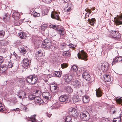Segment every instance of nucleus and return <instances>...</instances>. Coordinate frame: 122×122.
Returning <instances> with one entry per match:
<instances>
[{
  "instance_id": "f257e3e1",
  "label": "nucleus",
  "mask_w": 122,
  "mask_h": 122,
  "mask_svg": "<svg viewBox=\"0 0 122 122\" xmlns=\"http://www.w3.org/2000/svg\"><path fill=\"white\" fill-rule=\"evenodd\" d=\"M40 91L36 90L35 92H34L33 94H31V104L34 105H36L40 102V98L39 97L40 95Z\"/></svg>"
},
{
  "instance_id": "f03ea898",
  "label": "nucleus",
  "mask_w": 122,
  "mask_h": 122,
  "mask_svg": "<svg viewBox=\"0 0 122 122\" xmlns=\"http://www.w3.org/2000/svg\"><path fill=\"white\" fill-rule=\"evenodd\" d=\"M77 56L79 59L81 60L86 61L88 60L86 53L83 50L81 51L78 53Z\"/></svg>"
},
{
  "instance_id": "7ed1b4c3",
  "label": "nucleus",
  "mask_w": 122,
  "mask_h": 122,
  "mask_svg": "<svg viewBox=\"0 0 122 122\" xmlns=\"http://www.w3.org/2000/svg\"><path fill=\"white\" fill-rule=\"evenodd\" d=\"M110 37L113 38L115 40H118L120 38L119 33L116 31L111 30L110 31Z\"/></svg>"
},
{
  "instance_id": "20e7f679",
  "label": "nucleus",
  "mask_w": 122,
  "mask_h": 122,
  "mask_svg": "<svg viewBox=\"0 0 122 122\" xmlns=\"http://www.w3.org/2000/svg\"><path fill=\"white\" fill-rule=\"evenodd\" d=\"M80 116L81 119L84 121L88 120L90 118L89 113L86 111L81 112Z\"/></svg>"
},
{
  "instance_id": "39448f33",
  "label": "nucleus",
  "mask_w": 122,
  "mask_h": 122,
  "mask_svg": "<svg viewBox=\"0 0 122 122\" xmlns=\"http://www.w3.org/2000/svg\"><path fill=\"white\" fill-rule=\"evenodd\" d=\"M99 65L101 66V68L103 71L106 72L109 69V64L107 62H105L102 64L100 63Z\"/></svg>"
},
{
  "instance_id": "423d86ee",
  "label": "nucleus",
  "mask_w": 122,
  "mask_h": 122,
  "mask_svg": "<svg viewBox=\"0 0 122 122\" xmlns=\"http://www.w3.org/2000/svg\"><path fill=\"white\" fill-rule=\"evenodd\" d=\"M65 4L64 5L65 7L64 9V11L66 12H69L73 8V6L71 4H69L66 1H64Z\"/></svg>"
},
{
  "instance_id": "0eeeda50",
  "label": "nucleus",
  "mask_w": 122,
  "mask_h": 122,
  "mask_svg": "<svg viewBox=\"0 0 122 122\" xmlns=\"http://www.w3.org/2000/svg\"><path fill=\"white\" fill-rule=\"evenodd\" d=\"M117 17L114 18V20L117 25H122V15L121 16L117 15Z\"/></svg>"
},
{
  "instance_id": "6e6552de",
  "label": "nucleus",
  "mask_w": 122,
  "mask_h": 122,
  "mask_svg": "<svg viewBox=\"0 0 122 122\" xmlns=\"http://www.w3.org/2000/svg\"><path fill=\"white\" fill-rule=\"evenodd\" d=\"M49 27L50 28H52L55 30L57 29V30L59 31V34L60 35H63L64 34V32L62 30L57 28V26L55 25L52 24L50 25H49Z\"/></svg>"
},
{
  "instance_id": "1a4fd4ad",
  "label": "nucleus",
  "mask_w": 122,
  "mask_h": 122,
  "mask_svg": "<svg viewBox=\"0 0 122 122\" xmlns=\"http://www.w3.org/2000/svg\"><path fill=\"white\" fill-rule=\"evenodd\" d=\"M65 82L66 83H69L72 79V76L71 75H66L63 76Z\"/></svg>"
},
{
  "instance_id": "9d476101",
  "label": "nucleus",
  "mask_w": 122,
  "mask_h": 122,
  "mask_svg": "<svg viewBox=\"0 0 122 122\" xmlns=\"http://www.w3.org/2000/svg\"><path fill=\"white\" fill-rule=\"evenodd\" d=\"M71 84L76 89H78L81 86L80 82L77 80L72 81Z\"/></svg>"
},
{
  "instance_id": "9b49d317",
  "label": "nucleus",
  "mask_w": 122,
  "mask_h": 122,
  "mask_svg": "<svg viewBox=\"0 0 122 122\" xmlns=\"http://www.w3.org/2000/svg\"><path fill=\"white\" fill-rule=\"evenodd\" d=\"M69 97V96L67 95H62L60 97L59 99L61 102H64L67 101Z\"/></svg>"
},
{
  "instance_id": "f8f14e48",
  "label": "nucleus",
  "mask_w": 122,
  "mask_h": 122,
  "mask_svg": "<svg viewBox=\"0 0 122 122\" xmlns=\"http://www.w3.org/2000/svg\"><path fill=\"white\" fill-rule=\"evenodd\" d=\"M69 114L70 115L74 117H76L78 115L77 112V111L76 109L73 108L71 109V110L69 112Z\"/></svg>"
},
{
  "instance_id": "ddd939ff",
  "label": "nucleus",
  "mask_w": 122,
  "mask_h": 122,
  "mask_svg": "<svg viewBox=\"0 0 122 122\" xmlns=\"http://www.w3.org/2000/svg\"><path fill=\"white\" fill-rule=\"evenodd\" d=\"M51 16V17L57 20H59L60 18L58 13L56 12H52Z\"/></svg>"
},
{
  "instance_id": "4468645a",
  "label": "nucleus",
  "mask_w": 122,
  "mask_h": 122,
  "mask_svg": "<svg viewBox=\"0 0 122 122\" xmlns=\"http://www.w3.org/2000/svg\"><path fill=\"white\" fill-rule=\"evenodd\" d=\"M82 77L85 79L87 80H89L90 79V76L87 72H84L82 74Z\"/></svg>"
},
{
  "instance_id": "2eb2a0df",
  "label": "nucleus",
  "mask_w": 122,
  "mask_h": 122,
  "mask_svg": "<svg viewBox=\"0 0 122 122\" xmlns=\"http://www.w3.org/2000/svg\"><path fill=\"white\" fill-rule=\"evenodd\" d=\"M7 69V66L5 65L1 66H0V72L2 73H5Z\"/></svg>"
},
{
  "instance_id": "dca6fc26",
  "label": "nucleus",
  "mask_w": 122,
  "mask_h": 122,
  "mask_svg": "<svg viewBox=\"0 0 122 122\" xmlns=\"http://www.w3.org/2000/svg\"><path fill=\"white\" fill-rule=\"evenodd\" d=\"M42 96L45 99L49 100L51 97L50 93L48 92H43L42 93Z\"/></svg>"
},
{
  "instance_id": "f3484780",
  "label": "nucleus",
  "mask_w": 122,
  "mask_h": 122,
  "mask_svg": "<svg viewBox=\"0 0 122 122\" xmlns=\"http://www.w3.org/2000/svg\"><path fill=\"white\" fill-rule=\"evenodd\" d=\"M20 14L17 12H14L12 14V17L15 20H18L19 19Z\"/></svg>"
},
{
  "instance_id": "a211bd4d",
  "label": "nucleus",
  "mask_w": 122,
  "mask_h": 122,
  "mask_svg": "<svg viewBox=\"0 0 122 122\" xmlns=\"http://www.w3.org/2000/svg\"><path fill=\"white\" fill-rule=\"evenodd\" d=\"M37 78L35 76L32 75L31 78V84H35L37 82Z\"/></svg>"
},
{
  "instance_id": "6ab92c4d",
  "label": "nucleus",
  "mask_w": 122,
  "mask_h": 122,
  "mask_svg": "<svg viewBox=\"0 0 122 122\" xmlns=\"http://www.w3.org/2000/svg\"><path fill=\"white\" fill-rule=\"evenodd\" d=\"M96 94L97 97H99L102 96V92L100 90V88L96 89Z\"/></svg>"
},
{
  "instance_id": "aec40b11",
  "label": "nucleus",
  "mask_w": 122,
  "mask_h": 122,
  "mask_svg": "<svg viewBox=\"0 0 122 122\" xmlns=\"http://www.w3.org/2000/svg\"><path fill=\"white\" fill-rule=\"evenodd\" d=\"M20 37L22 39H25L26 37H28L29 34H26L25 33L22 32H20L19 34Z\"/></svg>"
},
{
  "instance_id": "412c9836",
  "label": "nucleus",
  "mask_w": 122,
  "mask_h": 122,
  "mask_svg": "<svg viewBox=\"0 0 122 122\" xmlns=\"http://www.w3.org/2000/svg\"><path fill=\"white\" fill-rule=\"evenodd\" d=\"M59 89V88L57 85H56L54 86L51 87V90L53 92L56 93L57 92Z\"/></svg>"
},
{
  "instance_id": "4be33fe9",
  "label": "nucleus",
  "mask_w": 122,
  "mask_h": 122,
  "mask_svg": "<svg viewBox=\"0 0 122 122\" xmlns=\"http://www.w3.org/2000/svg\"><path fill=\"white\" fill-rule=\"evenodd\" d=\"M63 55L64 56L69 57L71 55V53L70 50H68L63 52Z\"/></svg>"
},
{
  "instance_id": "5701e85b",
  "label": "nucleus",
  "mask_w": 122,
  "mask_h": 122,
  "mask_svg": "<svg viewBox=\"0 0 122 122\" xmlns=\"http://www.w3.org/2000/svg\"><path fill=\"white\" fill-rule=\"evenodd\" d=\"M36 116V115H34L31 116V122H42V120H37L35 118V117Z\"/></svg>"
},
{
  "instance_id": "b1692460",
  "label": "nucleus",
  "mask_w": 122,
  "mask_h": 122,
  "mask_svg": "<svg viewBox=\"0 0 122 122\" xmlns=\"http://www.w3.org/2000/svg\"><path fill=\"white\" fill-rule=\"evenodd\" d=\"M43 48L46 49H49L50 48L51 46V42H49L47 44H44L42 46Z\"/></svg>"
},
{
  "instance_id": "393cba45",
  "label": "nucleus",
  "mask_w": 122,
  "mask_h": 122,
  "mask_svg": "<svg viewBox=\"0 0 122 122\" xmlns=\"http://www.w3.org/2000/svg\"><path fill=\"white\" fill-rule=\"evenodd\" d=\"M104 78L106 82H109L111 81L110 77L109 75L105 74L104 76Z\"/></svg>"
},
{
  "instance_id": "a878e982",
  "label": "nucleus",
  "mask_w": 122,
  "mask_h": 122,
  "mask_svg": "<svg viewBox=\"0 0 122 122\" xmlns=\"http://www.w3.org/2000/svg\"><path fill=\"white\" fill-rule=\"evenodd\" d=\"M90 100L89 97L87 96H84L82 98V101L83 102L86 103L88 102Z\"/></svg>"
},
{
  "instance_id": "bb28decb",
  "label": "nucleus",
  "mask_w": 122,
  "mask_h": 122,
  "mask_svg": "<svg viewBox=\"0 0 122 122\" xmlns=\"http://www.w3.org/2000/svg\"><path fill=\"white\" fill-rule=\"evenodd\" d=\"M10 16L9 14H5L3 16V20L5 21L9 20V19Z\"/></svg>"
},
{
  "instance_id": "cd10ccee",
  "label": "nucleus",
  "mask_w": 122,
  "mask_h": 122,
  "mask_svg": "<svg viewBox=\"0 0 122 122\" xmlns=\"http://www.w3.org/2000/svg\"><path fill=\"white\" fill-rule=\"evenodd\" d=\"M105 47L106 49L108 50L112 49V46L110 45H106L105 46H103L102 47V49L103 50H104V48Z\"/></svg>"
},
{
  "instance_id": "c85d7f7f",
  "label": "nucleus",
  "mask_w": 122,
  "mask_h": 122,
  "mask_svg": "<svg viewBox=\"0 0 122 122\" xmlns=\"http://www.w3.org/2000/svg\"><path fill=\"white\" fill-rule=\"evenodd\" d=\"M88 22L91 25H93L96 21L95 19L94 18H92L91 19H89Z\"/></svg>"
},
{
  "instance_id": "c756f323",
  "label": "nucleus",
  "mask_w": 122,
  "mask_h": 122,
  "mask_svg": "<svg viewBox=\"0 0 122 122\" xmlns=\"http://www.w3.org/2000/svg\"><path fill=\"white\" fill-rule=\"evenodd\" d=\"M24 65L25 66H28L29 65V62L27 59H24L23 60Z\"/></svg>"
},
{
  "instance_id": "7c9ffc66",
  "label": "nucleus",
  "mask_w": 122,
  "mask_h": 122,
  "mask_svg": "<svg viewBox=\"0 0 122 122\" xmlns=\"http://www.w3.org/2000/svg\"><path fill=\"white\" fill-rule=\"evenodd\" d=\"M71 117L69 116H67L65 118V122H71Z\"/></svg>"
},
{
  "instance_id": "2f4dec72",
  "label": "nucleus",
  "mask_w": 122,
  "mask_h": 122,
  "mask_svg": "<svg viewBox=\"0 0 122 122\" xmlns=\"http://www.w3.org/2000/svg\"><path fill=\"white\" fill-rule=\"evenodd\" d=\"M72 100L74 102H76L79 101L80 98L78 96L76 95L73 97L72 98Z\"/></svg>"
},
{
  "instance_id": "473e14b6",
  "label": "nucleus",
  "mask_w": 122,
  "mask_h": 122,
  "mask_svg": "<svg viewBox=\"0 0 122 122\" xmlns=\"http://www.w3.org/2000/svg\"><path fill=\"white\" fill-rule=\"evenodd\" d=\"M36 55H38L39 56L41 57L43 55V52L41 50H37L36 51Z\"/></svg>"
},
{
  "instance_id": "72a5a7b5",
  "label": "nucleus",
  "mask_w": 122,
  "mask_h": 122,
  "mask_svg": "<svg viewBox=\"0 0 122 122\" xmlns=\"http://www.w3.org/2000/svg\"><path fill=\"white\" fill-rule=\"evenodd\" d=\"M54 76L60 77L61 76V73L59 71H55L54 72Z\"/></svg>"
},
{
  "instance_id": "f704fd0d",
  "label": "nucleus",
  "mask_w": 122,
  "mask_h": 122,
  "mask_svg": "<svg viewBox=\"0 0 122 122\" xmlns=\"http://www.w3.org/2000/svg\"><path fill=\"white\" fill-rule=\"evenodd\" d=\"M51 42V40H50L48 39H45L42 42V45H44V44H47L49 42L50 43Z\"/></svg>"
},
{
  "instance_id": "c9c22d12",
  "label": "nucleus",
  "mask_w": 122,
  "mask_h": 122,
  "mask_svg": "<svg viewBox=\"0 0 122 122\" xmlns=\"http://www.w3.org/2000/svg\"><path fill=\"white\" fill-rule=\"evenodd\" d=\"M66 89L67 92L69 93H71L72 91V89L70 86H67L66 88Z\"/></svg>"
},
{
  "instance_id": "e433bc0d",
  "label": "nucleus",
  "mask_w": 122,
  "mask_h": 122,
  "mask_svg": "<svg viewBox=\"0 0 122 122\" xmlns=\"http://www.w3.org/2000/svg\"><path fill=\"white\" fill-rule=\"evenodd\" d=\"M99 122H110V121L107 119L103 118L101 119Z\"/></svg>"
},
{
  "instance_id": "4c0bfd02",
  "label": "nucleus",
  "mask_w": 122,
  "mask_h": 122,
  "mask_svg": "<svg viewBox=\"0 0 122 122\" xmlns=\"http://www.w3.org/2000/svg\"><path fill=\"white\" fill-rule=\"evenodd\" d=\"M21 53L25 54V53L26 52V50L25 48L21 47H20L19 49Z\"/></svg>"
},
{
  "instance_id": "58836bf2",
  "label": "nucleus",
  "mask_w": 122,
  "mask_h": 122,
  "mask_svg": "<svg viewBox=\"0 0 122 122\" xmlns=\"http://www.w3.org/2000/svg\"><path fill=\"white\" fill-rule=\"evenodd\" d=\"M71 70L74 71H76L78 69L77 67L75 65H73L71 68Z\"/></svg>"
},
{
  "instance_id": "ea45409f",
  "label": "nucleus",
  "mask_w": 122,
  "mask_h": 122,
  "mask_svg": "<svg viewBox=\"0 0 122 122\" xmlns=\"http://www.w3.org/2000/svg\"><path fill=\"white\" fill-rule=\"evenodd\" d=\"M34 12V14L33 15V16L34 17H37L40 16V14L39 13H37L34 10L33 12Z\"/></svg>"
},
{
  "instance_id": "a19ab883",
  "label": "nucleus",
  "mask_w": 122,
  "mask_h": 122,
  "mask_svg": "<svg viewBox=\"0 0 122 122\" xmlns=\"http://www.w3.org/2000/svg\"><path fill=\"white\" fill-rule=\"evenodd\" d=\"M118 57H116L115 58L113 59V61L112 63V65H113L114 64L117 62H118V59H117Z\"/></svg>"
},
{
  "instance_id": "79ce46f5",
  "label": "nucleus",
  "mask_w": 122,
  "mask_h": 122,
  "mask_svg": "<svg viewBox=\"0 0 122 122\" xmlns=\"http://www.w3.org/2000/svg\"><path fill=\"white\" fill-rule=\"evenodd\" d=\"M13 64L12 63V62H11L10 61V62H9L8 64V66L7 67L9 68H11L13 66Z\"/></svg>"
},
{
  "instance_id": "37998d69",
  "label": "nucleus",
  "mask_w": 122,
  "mask_h": 122,
  "mask_svg": "<svg viewBox=\"0 0 122 122\" xmlns=\"http://www.w3.org/2000/svg\"><path fill=\"white\" fill-rule=\"evenodd\" d=\"M4 60V58L2 56H0V65L3 62Z\"/></svg>"
},
{
  "instance_id": "c03bdc74",
  "label": "nucleus",
  "mask_w": 122,
  "mask_h": 122,
  "mask_svg": "<svg viewBox=\"0 0 122 122\" xmlns=\"http://www.w3.org/2000/svg\"><path fill=\"white\" fill-rule=\"evenodd\" d=\"M42 1L45 3L49 4L53 0H42Z\"/></svg>"
},
{
  "instance_id": "a18cd8bd",
  "label": "nucleus",
  "mask_w": 122,
  "mask_h": 122,
  "mask_svg": "<svg viewBox=\"0 0 122 122\" xmlns=\"http://www.w3.org/2000/svg\"><path fill=\"white\" fill-rule=\"evenodd\" d=\"M120 119L119 118H114L113 120V122H120Z\"/></svg>"
},
{
  "instance_id": "49530a36",
  "label": "nucleus",
  "mask_w": 122,
  "mask_h": 122,
  "mask_svg": "<svg viewBox=\"0 0 122 122\" xmlns=\"http://www.w3.org/2000/svg\"><path fill=\"white\" fill-rule=\"evenodd\" d=\"M67 45L70 48H73L76 47V46L72 44H69Z\"/></svg>"
},
{
  "instance_id": "de8ad7c7",
  "label": "nucleus",
  "mask_w": 122,
  "mask_h": 122,
  "mask_svg": "<svg viewBox=\"0 0 122 122\" xmlns=\"http://www.w3.org/2000/svg\"><path fill=\"white\" fill-rule=\"evenodd\" d=\"M5 34V32L3 30H1L0 31V36H4Z\"/></svg>"
},
{
  "instance_id": "09e8293b",
  "label": "nucleus",
  "mask_w": 122,
  "mask_h": 122,
  "mask_svg": "<svg viewBox=\"0 0 122 122\" xmlns=\"http://www.w3.org/2000/svg\"><path fill=\"white\" fill-rule=\"evenodd\" d=\"M117 101L119 103L121 104L122 105V97L119 98L117 100Z\"/></svg>"
},
{
  "instance_id": "8fccbe9b",
  "label": "nucleus",
  "mask_w": 122,
  "mask_h": 122,
  "mask_svg": "<svg viewBox=\"0 0 122 122\" xmlns=\"http://www.w3.org/2000/svg\"><path fill=\"white\" fill-rule=\"evenodd\" d=\"M61 66L62 68H64L67 67V65L66 64L63 63L61 64Z\"/></svg>"
},
{
  "instance_id": "3c124183",
  "label": "nucleus",
  "mask_w": 122,
  "mask_h": 122,
  "mask_svg": "<svg viewBox=\"0 0 122 122\" xmlns=\"http://www.w3.org/2000/svg\"><path fill=\"white\" fill-rule=\"evenodd\" d=\"M27 82L29 83H30V76H28L26 78V80Z\"/></svg>"
},
{
  "instance_id": "603ef678",
  "label": "nucleus",
  "mask_w": 122,
  "mask_h": 122,
  "mask_svg": "<svg viewBox=\"0 0 122 122\" xmlns=\"http://www.w3.org/2000/svg\"><path fill=\"white\" fill-rule=\"evenodd\" d=\"M14 24L16 25H20V22L17 20H16L14 21Z\"/></svg>"
},
{
  "instance_id": "864d4df0",
  "label": "nucleus",
  "mask_w": 122,
  "mask_h": 122,
  "mask_svg": "<svg viewBox=\"0 0 122 122\" xmlns=\"http://www.w3.org/2000/svg\"><path fill=\"white\" fill-rule=\"evenodd\" d=\"M11 56L13 57H14V59H16V58L17 56H18L17 54L15 53L12 55H11Z\"/></svg>"
},
{
  "instance_id": "5fc2aeb1",
  "label": "nucleus",
  "mask_w": 122,
  "mask_h": 122,
  "mask_svg": "<svg viewBox=\"0 0 122 122\" xmlns=\"http://www.w3.org/2000/svg\"><path fill=\"white\" fill-rule=\"evenodd\" d=\"M3 107L0 106V111L2 112L5 109L3 108Z\"/></svg>"
},
{
  "instance_id": "6e6d98bb",
  "label": "nucleus",
  "mask_w": 122,
  "mask_h": 122,
  "mask_svg": "<svg viewBox=\"0 0 122 122\" xmlns=\"http://www.w3.org/2000/svg\"><path fill=\"white\" fill-rule=\"evenodd\" d=\"M45 10H44L43 11H42V14H43V15H47L48 13L47 11H46V12H44L45 11Z\"/></svg>"
},
{
  "instance_id": "4d7b16f0",
  "label": "nucleus",
  "mask_w": 122,
  "mask_h": 122,
  "mask_svg": "<svg viewBox=\"0 0 122 122\" xmlns=\"http://www.w3.org/2000/svg\"><path fill=\"white\" fill-rule=\"evenodd\" d=\"M117 59H118V62H119L122 60V58L121 57H118Z\"/></svg>"
},
{
  "instance_id": "13d9d810",
  "label": "nucleus",
  "mask_w": 122,
  "mask_h": 122,
  "mask_svg": "<svg viewBox=\"0 0 122 122\" xmlns=\"http://www.w3.org/2000/svg\"><path fill=\"white\" fill-rule=\"evenodd\" d=\"M89 13H88V12L86 13L85 15V17L87 18L89 16Z\"/></svg>"
},
{
  "instance_id": "bf43d9fd",
  "label": "nucleus",
  "mask_w": 122,
  "mask_h": 122,
  "mask_svg": "<svg viewBox=\"0 0 122 122\" xmlns=\"http://www.w3.org/2000/svg\"><path fill=\"white\" fill-rule=\"evenodd\" d=\"M20 109L18 108H17L15 109H14L12 110L13 111H19Z\"/></svg>"
},
{
  "instance_id": "052dcab7",
  "label": "nucleus",
  "mask_w": 122,
  "mask_h": 122,
  "mask_svg": "<svg viewBox=\"0 0 122 122\" xmlns=\"http://www.w3.org/2000/svg\"><path fill=\"white\" fill-rule=\"evenodd\" d=\"M52 114H51L47 113V117H50L51 115Z\"/></svg>"
},
{
  "instance_id": "680f3d73",
  "label": "nucleus",
  "mask_w": 122,
  "mask_h": 122,
  "mask_svg": "<svg viewBox=\"0 0 122 122\" xmlns=\"http://www.w3.org/2000/svg\"><path fill=\"white\" fill-rule=\"evenodd\" d=\"M22 92L23 93V94H24V96H23V97L24 98H25V97L26 96V93H25V92Z\"/></svg>"
},
{
  "instance_id": "e2e57ef3",
  "label": "nucleus",
  "mask_w": 122,
  "mask_h": 122,
  "mask_svg": "<svg viewBox=\"0 0 122 122\" xmlns=\"http://www.w3.org/2000/svg\"><path fill=\"white\" fill-rule=\"evenodd\" d=\"M111 112H112V113H113V114H114L115 113V112H116V110H114V111H112V110H111Z\"/></svg>"
},
{
  "instance_id": "0e129e2a",
  "label": "nucleus",
  "mask_w": 122,
  "mask_h": 122,
  "mask_svg": "<svg viewBox=\"0 0 122 122\" xmlns=\"http://www.w3.org/2000/svg\"><path fill=\"white\" fill-rule=\"evenodd\" d=\"M63 121L62 120H59L57 121V122H63Z\"/></svg>"
},
{
  "instance_id": "69168bd1",
  "label": "nucleus",
  "mask_w": 122,
  "mask_h": 122,
  "mask_svg": "<svg viewBox=\"0 0 122 122\" xmlns=\"http://www.w3.org/2000/svg\"><path fill=\"white\" fill-rule=\"evenodd\" d=\"M88 11V13H89V14L91 13L92 11L90 10H89Z\"/></svg>"
},
{
  "instance_id": "338daca9",
  "label": "nucleus",
  "mask_w": 122,
  "mask_h": 122,
  "mask_svg": "<svg viewBox=\"0 0 122 122\" xmlns=\"http://www.w3.org/2000/svg\"><path fill=\"white\" fill-rule=\"evenodd\" d=\"M19 98H20V99H22V96H19Z\"/></svg>"
},
{
  "instance_id": "774afa93",
  "label": "nucleus",
  "mask_w": 122,
  "mask_h": 122,
  "mask_svg": "<svg viewBox=\"0 0 122 122\" xmlns=\"http://www.w3.org/2000/svg\"><path fill=\"white\" fill-rule=\"evenodd\" d=\"M121 116H122V112L120 114V115L119 117H120Z\"/></svg>"
}]
</instances>
